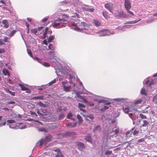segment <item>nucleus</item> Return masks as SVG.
Segmentation results:
<instances>
[{
  "label": "nucleus",
  "mask_w": 157,
  "mask_h": 157,
  "mask_svg": "<svg viewBox=\"0 0 157 157\" xmlns=\"http://www.w3.org/2000/svg\"><path fill=\"white\" fill-rule=\"evenodd\" d=\"M44 96H39L33 97V99L36 100L38 99L43 100L44 99Z\"/></svg>",
  "instance_id": "a878e982"
},
{
  "label": "nucleus",
  "mask_w": 157,
  "mask_h": 157,
  "mask_svg": "<svg viewBox=\"0 0 157 157\" xmlns=\"http://www.w3.org/2000/svg\"><path fill=\"white\" fill-rule=\"evenodd\" d=\"M5 51V50L3 49L0 48V54L4 53Z\"/></svg>",
  "instance_id": "052dcab7"
},
{
  "label": "nucleus",
  "mask_w": 157,
  "mask_h": 157,
  "mask_svg": "<svg viewBox=\"0 0 157 157\" xmlns=\"http://www.w3.org/2000/svg\"><path fill=\"white\" fill-rule=\"evenodd\" d=\"M31 31L32 33L36 34L37 32V29H33L31 30Z\"/></svg>",
  "instance_id": "49530a36"
},
{
  "label": "nucleus",
  "mask_w": 157,
  "mask_h": 157,
  "mask_svg": "<svg viewBox=\"0 0 157 157\" xmlns=\"http://www.w3.org/2000/svg\"><path fill=\"white\" fill-rule=\"evenodd\" d=\"M38 104L40 106H44L45 105L44 104H43V103L40 101L39 102Z\"/></svg>",
  "instance_id": "3c124183"
},
{
  "label": "nucleus",
  "mask_w": 157,
  "mask_h": 157,
  "mask_svg": "<svg viewBox=\"0 0 157 157\" xmlns=\"http://www.w3.org/2000/svg\"><path fill=\"white\" fill-rule=\"evenodd\" d=\"M48 17L44 18L42 20V22H44L46 21H47V20H48Z\"/></svg>",
  "instance_id": "5fc2aeb1"
},
{
  "label": "nucleus",
  "mask_w": 157,
  "mask_h": 157,
  "mask_svg": "<svg viewBox=\"0 0 157 157\" xmlns=\"http://www.w3.org/2000/svg\"><path fill=\"white\" fill-rule=\"evenodd\" d=\"M7 103L8 104H15V102L14 101H7Z\"/></svg>",
  "instance_id": "8fccbe9b"
},
{
  "label": "nucleus",
  "mask_w": 157,
  "mask_h": 157,
  "mask_svg": "<svg viewBox=\"0 0 157 157\" xmlns=\"http://www.w3.org/2000/svg\"><path fill=\"white\" fill-rule=\"evenodd\" d=\"M126 10H127L128 13L132 15H133V16L134 15V14L133 13L132 11H130L129 10L130 9H128V10L126 9Z\"/></svg>",
  "instance_id": "864d4df0"
},
{
  "label": "nucleus",
  "mask_w": 157,
  "mask_h": 157,
  "mask_svg": "<svg viewBox=\"0 0 157 157\" xmlns=\"http://www.w3.org/2000/svg\"><path fill=\"white\" fill-rule=\"evenodd\" d=\"M80 26H81L84 28L82 29L83 30H88V29L90 27L91 25L89 24H87L84 22H82L80 23H78Z\"/></svg>",
  "instance_id": "0eeeda50"
},
{
  "label": "nucleus",
  "mask_w": 157,
  "mask_h": 157,
  "mask_svg": "<svg viewBox=\"0 0 157 157\" xmlns=\"http://www.w3.org/2000/svg\"><path fill=\"white\" fill-rule=\"evenodd\" d=\"M112 151H106L105 153V155H108L111 154L112 153Z\"/></svg>",
  "instance_id": "37998d69"
},
{
  "label": "nucleus",
  "mask_w": 157,
  "mask_h": 157,
  "mask_svg": "<svg viewBox=\"0 0 157 157\" xmlns=\"http://www.w3.org/2000/svg\"><path fill=\"white\" fill-rule=\"evenodd\" d=\"M125 99L123 98H115L113 99V100L118 101H124Z\"/></svg>",
  "instance_id": "e433bc0d"
},
{
  "label": "nucleus",
  "mask_w": 157,
  "mask_h": 157,
  "mask_svg": "<svg viewBox=\"0 0 157 157\" xmlns=\"http://www.w3.org/2000/svg\"><path fill=\"white\" fill-rule=\"evenodd\" d=\"M134 129V128H133L131 129V130H130V131H128L126 132V135L128 137V136L129 137L130 136H129V135L128 134L130 133V132L131 131V133H132L134 135H135L137 134L138 133V131H137L136 130Z\"/></svg>",
  "instance_id": "f8f14e48"
},
{
  "label": "nucleus",
  "mask_w": 157,
  "mask_h": 157,
  "mask_svg": "<svg viewBox=\"0 0 157 157\" xmlns=\"http://www.w3.org/2000/svg\"><path fill=\"white\" fill-rule=\"evenodd\" d=\"M140 116L142 119L147 118V117H146V116H145L142 113H141L140 114Z\"/></svg>",
  "instance_id": "c03bdc74"
},
{
  "label": "nucleus",
  "mask_w": 157,
  "mask_h": 157,
  "mask_svg": "<svg viewBox=\"0 0 157 157\" xmlns=\"http://www.w3.org/2000/svg\"><path fill=\"white\" fill-rule=\"evenodd\" d=\"M149 82L148 80H144L143 81V83L144 84V87H143L141 90V93L142 94L145 95H147L146 91L145 90L144 87L147 86V84H148Z\"/></svg>",
  "instance_id": "423d86ee"
},
{
  "label": "nucleus",
  "mask_w": 157,
  "mask_h": 157,
  "mask_svg": "<svg viewBox=\"0 0 157 157\" xmlns=\"http://www.w3.org/2000/svg\"><path fill=\"white\" fill-rule=\"evenodd\" d=\"M67 83V82H62V86L65 91L66 92H69L71 86L70 85L66 86L65 84Z\"/></svg>",
  "instance_id": "6e6552de"
},
{
  "label": "nucleus",
  "mask_w": 157,
  "mask_h": 157,
  "mask_svg": "<svg viewBox=\"0 0 157 157\" xmlns=\"http://www.w3.org/2000/svg\"><path fill=\"white\" fill-rule=\"evenodd\" d=\"M2 72L5 75H8V77H9L10 75L9 71L6 68H3L2 70Z\"/></svg>",
  "instance_id": "412c9836"
},
{
  "label": "nucleus",
  "mask_w": 157,
  "mask_h": 157,
  "mask_svg": "<svg viewBox=\"0 0 157 157\" xmlns=\"http://www.w3.org/2000/svg\"><path fill=\"white\" fill-rule=\"evenodd\" d=\"M0 2L4 6L6 5V4L5 3V2H4V1L3 0H1V1H0Z\"/></svg>",
  "instance_id": "680f3d73"
},
{
  "label": "nucleus",
  "mask_w": 157,
  "mask_h": 157,
  "mask_svg": "<svg viewBox=\"0 0 157 157\" xmlns=\"http://www.w3.org/2000/svg\"><path fill=\"white\" fill-rule=\"evenodd\" d=\"M94 101H98V103H105V105L104 106L103 108H101L100 109V110L101 111H104L105 110L109 109V107L110 106L109 105L111 104V102L109 101L107 102V101L105 99H103L98 100L95 98L94 99Z\"/></svg>",
  "instance_id": "f03ea898"
},
{
  "label": "nucleus",
  "mask_w": 157,
  "mask_h": 157,
  "mask_svg": "<svg viewBox=\"0 0 157 157\" xmlns=\"http://www.w3.org/2000/svg\"><path fill=\"white\" fill-rule=\"evenodd\" d=\"M50 62H53L54 63L56 64L57 65V64L58 63V62L57 61V60L55 58H54L53 57L51 58L50 59Z\"/></svg>",
  "instance_id": "2f4dec72"
},
{
  "label": "nucleus",
  "mask_w": 157,
  "mask_h": 157,
  "mask_svg": "<svg viewBox=\"0 0 157 157\" xmlns=\"http://www.w3.org/2000/svg\"><path fill=\"white\" fill-rule=\"evenodd\" d=\"M101 130V128L100 125H96L95 126L93 131L94 133H98L100 132Z\"/></svg>",
  "instance_id": "2eb2a0df"
},
{
  "label": "nucleus",
  "mask_w": 157,
  "mask_h": 157,
  "mask_svg": "<svg viewBox=\"0 0 157 157\" xmlns=\"http://www.w3.org/2000/svg\"><path fill=\"white\" fill-rule=\"evenodd\" d=\"M77 118L78 120V123L80 124L82 121V120L81 117L79 114L77 115Z\"/></svg>",
  "instance_id": "c9c22d12"
},
{
  "label": "nucleus",
  "mask_w": 157,
  "mask_h": 157,
  "mask_svg": "<svg viewBox=\"0 0 157 157\" xmlns=\"http://www.w3.org/2000/svg\"><path fill=\"white\" fill-rule=\"evenodd\" d=\"M6 67H7L8 68L10 69H11V66L10 65H9L8 63H6Z\"/></svg>",
  "instance_id": "bf43d9fd"
},
{
  "label": "nucleus",
  "mask_w": 157,
  "mask_h": 157,
  "mask_svg": "<svg viewBox=\"0 0 157 157\" xmlns=\"http://www.w3.org/2000/svg\"><path fill=\"white\" fill-rule=\"evenodd\" d=\"M84 140L90 143H92L91 135L90 134H88L86 136H85Z\"/></svg>",
  "instance_id": "4468645a"
},
{
  "label": "nucleus",
  "mask_w": 157,
  "mask_h": 157,
  "mask_svg": "<svg viewBox=\"0 0 157 157\" xmlns=\"http://www.w3.org/2000/svg\"><path fill=\"white\" fill-rule=\"evenodd\" d=\"M2 23L4 25L3 27L4 28H7L9 27L8 21L7 20H4L2 21Z\"/></svg>",
  "instance_id": "a211bd4d"
},
{
  "label": "nucleus",
  "mask_w": 157,
  "mask_h": 157,
  "mask_svg": "<svg viewBox=\"0 0 157 157\" xmlns=\"http://www.w3.org/2000/svg\"><path fill=\"white\" fill-rule=\"evenodd\" d=\"M8 38L7 37H4V39H0V45L2 46L3 44H5V42H8Z\"/></svg>",
  "instance_id": "dca6fc26"
},
{
  "label": "nucleus",
  "mask_w": 157,
  "mask_h": 157,
  "mask_svg": "<svg viewBox=\"0 0 157 157\" xmlns=\"http://www.w3.org/2000/svg\"><path fill=\"white\" fill-rule=\"evenodd\" d=\"M74 30L78 32H81L83 30V29H80L78 27L75 28Z\"/></svg>",
  "instance_id": "a19ab883"
},
{
  "label": "nucleus",
  "mask_w": 157,
  "mask_h": 157,
  "mask_svg": "<svg viewBox=\"0 0 157 157\" xmlns=\"http://www.w3.org/2000/svg\"><path fill=\"white\" fill-rule=\"evenodd\" d=\"M53 151L57 153L56 154H55V157H65L63 155L59 149H54Z\"/></svg>",
  "instance_id": "9b49d317"
},
{
  "label": "nucleus",
  "mask_w": 157,
  "mask_h": 157,
  "mask_svg": "<svg viewBox=\"0 0 157 157\" xmlns=\"http://www.w3.org/2000/svg\"><path fill=\"white\" fill-rule=\"evenodd\" d=\"M93 23L97 27H99L100 25L99 21L97 20L94 19L93 21Z\"/></svg>",
  "instance_id": "b1692460"
},
{
  "label": "nucleus",
  "mask_w": 157,
  "mask_h": 157,
  "mask_svg": "<svg viewBox=\"0 0 157 157\" xmlns=\"http://www.w3.org/2000/svg\"><path fill=\"white\" fill-rule=\"evenodd\" d=\"M55 36L54 35H52L49 36L48 39V42H50L54 39Z\"/></svg>",
  "instance_id": "473e14b6"
},
{
  "label": "nucleus",
  "mask_w": 157,
  "mask_h": 157,
  "mask_svg": "<svg viewBox=\"0 0 157 157\" xmlns=\"http://www.w3.org/2000/svg\"><path fill=\"white\" fill-rule=\"evenodd\" d=\"M143 122V124L142 125V126L148 127V125L149 124L148 122L146 120H144Z\"/></svg>",
  "instance_id": "7c9ffc66"
},
{
  "label": "nucleus",
  "mask_w": 157,
  "mask_h": 157,
  "mask_svg": "<svg viewBox=\"0 0 157 157\" xmlns=\"http://www.w3.org/2000/svg\"><path fill=\"white\" fill-rule=\"evenodd\" d=\"M144 140V138H142L141 139H139L138 140V142L139 143L142 142Z\"/></svg>",
  "instance_id": "4d7b16f0"
},
{
  "label": "nucleus",
  "mask_w": 157,
  "mask_h": 157,
  "mask_svg": "<svg viewBox=\"0 0 157 157\" xmlns=\"http://www.w3.org/2000/svg\"><path fill=\"white\" fill-rule=\"evenodd\" d=\"M153 21V19H151L150 20L147 21V22L148 23H151V22H152V21Z\"/></svg>",
  "instance_id": "69168bd1"
},
{
  "label": "nucleus",
  "mask_w": 157,
  "mask_h": 157,
  "mask_svg": "<svg viewBox=\"0 0 157 157\" xmlns=\"http://www.w3.org/2000/svg\"><path fill=\"white\" fill-rule=\"evenodd\" d=\"M141 20V19H140L138 20L137 21H127L126 22H125V24H135L136 23L139 21H140Z\"/></svg>",
  "instance_id": "c85d7f7f"
},
{
  "label": "nucleus",
  "mask_w": 157,
  "mask_h": 157,
  "mask_svg": "<svg viewBox=\"0 0 157 157\" xmlns=\"http://www.w3.org/2000/svg\"><path fill=\"white\" fill-rule=\"evenodd\" d=\"M69 79L70 81H69V83L71 84H73V86H75L76 84L73 82L72 79H74L75 78V77H73L71 74H69Z\"/></svg>",
  "instance_id": "f3484780"
},
{
  "label": "nucleus",
  "mask_w": 157,
  "mask_h": 157,
  "mask_svg": "<svg viewBox=\"0 0 157 157\" xmlns=\"http://www.w3.org/2000/svg\"><path fill=\"white\" fill-rule=\"evenodd\" d=\"M18 85L21 87L22 90L25 91L28 89V88L26 87L22 84L19 83L18 84Z\"/></svg>",
  "instance_id": "bb28decb"
},
{
  "label": "nucleus",
  "mask_w": 157,
  "mask_h": 157,
  "mask_svg": "<svg viewBox=\"0 0 157 157\" xmlns=\"http://www.w3.org/2000/svg\"><path fill=\"white\" fill-rule=\"evenodd\" d=\"M132 26L131 25H124L123 26L122 28H120V29L121 31H124V29H126V28H129L131 27Z\"/></svg>",
  "instance_id": "393cba45"
},
{
  "label": "nucleus",
  "mask_w": 157,
  "mask_h": 157,
  "mask_svg": "<svg viewBox=\"0 0 157 157\" xmlns=\"http://www.w3.org/2000/svg\"><path fill=\"white\" fill-rule=\"evenodd\" d=\"M48 48L49 49L52 50V51H50L49 53L52 54L53 55H54V52L53 50L54 49V48L53 44H50L48 45Z\"/></svg>",
  "instance_id": "aec40b11"
},
{
  "label": "nucleus",
  "mask_w": 157,
  "mask_h": 157,
  "mask_svg": "<svg viewBox=\"0 0 157 157\" xmlns=\"http://www.w3.org/2000/svg\"><path fill=\"white\" fill-rule=\"evenodd\" d=\"M115 6V5L111 2H108L105 5V7L112 13H113Z\"/></svg>",
  "instance_id": "7ed1b4c3"
},
{
  "label": "nucleus",
  "mask_w": 157,
  "mask_h": 157,
  "mask_svg": "<svg viewBox=\"0 0 157 157\" xmlns=\"http://www.w3.org/2000/svg\"><path fill=\"white\" fill-rule=\"evenodd\" d=\"M77 124V123L76 122L74 123H69L67 124V126H71L72 127H73L75 126Z\"/></svg>",
  "instance_id": "cd10ccee"
},
{
  "label": "nucleus",
  "mask_w": 157,
  "mask_h": 157,
  "mask_svg": "<svg viewBox=\"0 0 157 157\" xmlns=\"http://www.w3.org/2000/svg\"><path fill=\"white\" fill-rule=\"evenodd\" d=\"M154 112L153 110H151L150 113V116H153L154 114Z\"/></svg>",
  "instance_id": "6e6d98bb"
},
{
  "label": "nucleus",
  "mask_w": 157,
  "mask_h": 157,
  "mask_svg": "<svg viewBox=\"0 0 157 157\" xmlns=\"http://www.w3.org/2000/svg\"><path fill=\"white\" fill-rule=\"evenodd\" d=\"M85 10L86 11L90 12H93L94 11V9L93 8H86Z\"/></svg>",
  "instance_id": "58836bf2"
},
{
  "label": "nucleus",
  "mask_w": 157,
  "mask_h": 157,
  "mask_svg": "<svg viewBox=\"0 0 157 157\" xmlns=\"http://www.w3.org/2000/svg\"><path fill=\"white\" fill-rule=\"evenodd\" d=\"M25 23H26V26L27 27V29H29V25L27 22H25Z\"/></svg>",
  "instance_id": "0e129e2a"
},
{
  "label": "nucleus",
  "mask_w": 157,
  "mask_h": 157,
  "mask_svg": "<svg viewBox=\"0 0 157 157\" xmlns=\"http://www.w3.org/2000/svg\"><path fill=\"white\" fill-rule=\"evenodd\" d=\"M142 101L141 99H138L136 100L135 101L134 104L133 105V107L136 108L135 107L137 105L141 104Z\"/></svg>",
  "instance_id": "4be33fe9"
},
{
  "label": "nucleus",
  "mask_w": 157,
  "mask_h": 157,
  "mask_svg": "<svg viewBox=\"0 0 157 157\" xmlns=\"http://www.w3.org/2000/svg\"><path fill=\"white\" fill-rule=\"evenodd\" d=\"M8 92L10 94H11L13 96H14L15 95V93L14 92H11V91H10L9 90H8Z\"/></svg>",
  "instance_id": "603ef678"
},
{
  "label": "nucleus",
  "mask_w": 157,
  "mask_h": 157,
  "mask_svg": "<svg viewBox=\"0 0 157 157\" xmlns=\"http://www.w3.org/2000/svg\"><path fill=\"white\" fill-rule=\"evenodd\" d=\"M157 81V79H154L152 80L151 82L149 84L148 86H147V87H151L152 85L156 83Z\"/></svg>",
  "instance_id": "5701e85b"
},
{
  "label": "nucleus",
  "mask_w": 157,
  "mask_h": 157,
  "mask_svg": "<svg viewBox=\"0 0 157 157\" xmlns=\"http://www.w3.org/2000/svg\"><path fill=\"white\" fill-rule=\"evenodd\" d=\"M98 33L99 34L100 36L109 35L111 34V33H110V32L109 30L107 29L101 30L98 32Z\"/></svg>",
  "instance_id": "39448f33"
},
{
  "label": "nucleus",
  "mask_w": 157,
  "mask_h": 157,
  "mask_svg": "<svg viewBox=\"0 0 157 157\" xmlns=\"http://www.w3.org/2000/svg\"><path fill=\"white\" fill-rule=\"evenodd\" d=\"M7 122L10 124L15 123L16 121L13 120H8L7 121Z\"/></svg>",
  "instance_id": "ea45409f"
},
{
  "label": "nucleus",
  "mask_w": 157,
  "mask_h": 157,
  "mask_svg": "<svg viewBox=\"0 0 157 157\" xmlns=\"http://www.w3.org/2000/svg\"><path fill=\"white\" fill-rule=\"evenodd\" d=\"M137 109L135 108H132V109H129V108L127 106H125L123 107V110L124 111V112L125 113H128V112L129 111V110H131L132 111L135 112L137 111Z\"/></svg>",
  "instance_id": "1a4fd4ad"
},
{
  "label": "nucleus",
  "mask_w": 157,
  "mask_h": 157,
  "mask_svg": "<svg viewBox=\"0 0 157 157\" xmlns=\"http://www.w3.org/2000/svg\"><path fill=\"white\" fill-rule=\"evenodd\" d=\"M77 145L79 150H82L85 148L84 144L82 142H78L77 143Z\"/></svg>",
  "instance_id": "ddd939ff"
},
{
  "label": "nucleus",
  "mask_w": 157,
  "mask_h": 157,
  "mask_svg": "<svg viewBox=\"0 0 157 157\" xmlns=\"http://www.w3.org/2000/svg\"><path fill=\"white\" fill-rule=\"evenodd\" d=\"M124 6L126 9H130L131 7L130 0H124Z\"/></svg>",
  "instance_id": "9d476101"
},
{
  "label": "nucleus",
  "mask_w": 157,
  "mask_h": 157,
  "mask_svg": "<svg viewBox=\"0 0 157 157\" xmlns=\"http://www.w3.org/2000/svg\"><path fill=\"white\" fill-rule=\"evenodd\" d=\"M44 65L45 67H48L49 66V64L47 63H44Z\"/></svg>",
  "instance_id": "e2e57ef3"
},
{
  "label": "nucleus",
  "mask_w": 157,
  "mask_h": 157,
  "mask_svg": "<svg viewBox=\"0 0 157 157\" xmlns=\"http://www.w3.org/2000/svg\"><path fill=\"white\" fill-rule=\"evenodd\" d=\"M78 105L79 107L80 108V109L81 110H82V111L84 110L83 109H81V108H84L85 107V105H83L82 104H81L80 103H79L78 104Z\"/></svg>",
  "instance_id": "79ce46f5"
},
{
  "label": "nucleus",
  "mask_w": 157,
  "mask_h": 157,
  "mask_svg": "<svg viewBox=\"0 0 157 157\" xmlns=\"http://www.w3.org/2000/svg\"><path fill=\"white\" fill-rule=\"evenodd\" d=\"M88 118H89L91 120H92L94 118V117L93 115L92 114H90L88 115L87 117L85 118V119L86 120H88L89 119Z\"/></svg>",
  "instance_id": "72a5a7b5"
},
{
  "label": "nucleus",
  "mask_w": 157,
  "mask_h": 157,
  "mask_svg": "<svg viewBox=\"0 0 157 157\" xmlns=\"http://www.w3.org/2000/svg\"><path fill=\"white\" fill-rule=\"evenodd\" d=\"M112 132L113 134L117 135L119 132V128L117 127L113 128Z\"/></svg>",
  "instance_id": "6ab92c4d"
},
{
  "label": "nucleus",
  "mask_w": 157,
  "mask_h": 157,
  "mask_svg": "<svg viewBox=\"0 0 157 157\" xmlns=\"http://www.w3.org/2000/svg\"><path fill=\"white\" fill-rule=\"evenodd\" d=\"M6 124V122H5L2 123H0V127L5 126Z\"/></svg>",
  "instance_id": "13d9d810"
},
{
  "label": "nucleus",
  "mask_w": 157,
  "mask_h": 157,
  "mask_svg": "<svg viewBox=\"0 0 157 157\" xmlns=\"http://www.w3.org/2000/svg\"><path fill=\"white\" fill-rule=\"evenodd\" d=\"M25 91H26V92L27 93H31V91L28 88V89L27 90H26Z\"/></svg>",
  "instance_id": "774afa93"
},
{
  "label": "nucleus",
  "mask_w": 157,
  "mask_h": 157,
  "mask_svg": "<svg viewBox=\"0 0 157 157\" xmlns=\"http://www.w3.org/2000/svg\"><path fill=\"white\" fill-rule=\"evenodd\" d=\"M51 139L52 137L50 135L46 136L44 140L42 139L40 140L39 142H38L36 144H38L39 143V146H41L44 142L47 143L49 142L51 140Z\"/></svg>",
  "instance_id": "20e7f679"
},
{
  "label": "nucleus",
  "mask_w": 157,
  "mask_h": 157,
  "mask_svg": "<svg viewBox=\"0 0 157 157\" xmlns=\"http://www.w3.org/2000/svg\"><path fill=\"white\" fill-rule=\"evenodd\" d=\"M38 130L39 131H40L44 132H47V130L45 128H39L38 129Z\"/></svg>",
  "instance_id": "f704fd0d"
},
{
  "label": "nucleus",
  "mask_w": 157,
  "mask_h": 157,
  "mask_svg": "<svg viewBox=\"0 0 157 157\" xmlns=\"http://www.w3.org/2000/svg\"><path fill=\"white\" fill-rule=\"evenodd\" d=\"M16 30H14L11 32L9 34H7V35L9 36L12 37L13 36L14 34L16 33Z\"/></svg>",
  "instance_id": "4c0bfd02"
},
{
  "label": "nucleus",
  "mask_w": 157,
  "mask_h": 157,
  "mask_svg": "<svg viewBox=\"0 0 157 157\" xmlns=\"http://www.w3.org/2000/svg\"><path fill=\"white\" fill-rule=\"evenodd\" d=\"M102 14L103 16L106 19L109 17L108 12L106 11H103L102 12Z\"/></svg>",
  "instance_id": "c756f323"
},
{
  "label": "nucleus",
  "mask_w": 157,
  "mask_h": 157,
  "mask_svg": "<svg viewBox=\"0 0 157 157\" xmlns=\"http://www.w3.org/2000/svg\"><path fill=\"white\" fill-rule=\"evenodd\" d=\"M67 21L65 18H57L54 20V27L59 26V27H65V25L67 23Z\"/></svg>",
  "instance_id": "f257e3e1"
},
{
  "label": "nucleus",
  "mask_w": 157,
  "mask_h": 157,
  "mask_svg": "<svg viewBox=\"0 0 157 157\" xmlns=\"http://www.w3.org/2000/svg\"><path fill=\"white\" fill-rule=\"evenodd\" d=\"M71 25L73 26H77V23H73L71 24Z\"/></svg>",
  "instance_id": "338daca9"
},
{
  "label": "nucleus",
  "mask_w": 157,
  "mask_h": 157,
  "mask_svg": "<svg viewBox=\"0 0 157 157\" xmlns=\"http://www.w3.org/2000/svg\"><path fill=\"white\" fill-rule=\"evenodd\" d=\"M72 116L73 115L71 113H69L67 115V117L69 119H71V118L72 117Z\"/></svg>",
  "instance_id": "a18cd8bd"
},
{
  "label": "nucleus",
  "mask_w": 157,
  "mask_h": 157,
  "mask_svg": "<svg viewBox=\"0 0 157 157\" xmlns=\"http://www.w3.org/2000/svg\"><path fill=\"white\" fill-rule=\"evenodd\" d=\"M56 79H54L52 81H51V82L49 83V85H51L52 84L55 83L56 82Z\"/></svg>",
  "instance_id": "de8ad7c7"
},
{
  "label": "nucleus",
  "mask_w": 157,
  "mask_h": 157,
  "mask_svg": "<svg viewBox=\"0 0 157 157\" xmlns=\"http://www.w3.org/2000/svg\"><path fill=\"white\" fill-rule=\"evenodd\" d=\"M34 59L36 60H37V61H38V62L39 63H40L41 61V59L36 57H34Z\"/></svg>",
  "instance_id": "09e8293b"
}]
</instances>
